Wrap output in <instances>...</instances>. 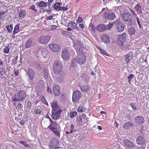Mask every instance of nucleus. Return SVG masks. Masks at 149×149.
<instances>
[{
  "mask_svg": "<svg viewBox=\"0 0 149 149\" xmlns=\"http://www.w3.org/2000/svg\"><path fill=\"white\" fill-rule=\"evenodd\" d=\"M82 123V119L80 116H77V123L78 125H81Z\"/></svg>",
  "mask_w": 149,
  "mask_h": 149,
  "instance_id": "31",
  "label": "nucleus"
},
{
  "mask_svg": "<svg viewBox=\"0 0 149 149\" xmlns=\"http://www.w3.org/2000/svg\"><path fill=\"white\" fill-rule=\"evenodd\" d=\"M99 49L100 50V52L103 54L107 55L106 53H107L104 50L100 48H99Z\"/></svg>",
  "mask_w": 149,
  "mask_h": 149,
  "instance_id": "56",
  "label": "nucleus"
},
{
  "mask_svg": "<svg viewBox=\"0 0 149 149\" xmlns=\"http://www.w3.org/2000/svg\"><path fill=\"white\" fill-rule=\"evenodd\" d=\"M18 58V56H17L15 57L12 60L13 62L12 63L13 64H15L17 63V61Z\"/></svg>",
  "mask_w": 149,
  "mask_h": 149,
  "instance_id": "46",
  "label": "nucleus"
},
{
  "mask_svg": "<svg viewBox=\"0 0 149 149\" xmlns=\"http://www.w3.org/2000/svg\"><path fill=\"white\" fill-rule=\"evenodd\" d=\"M77 61L76 59V58H74L72 61L71 66L72 67H76L77 65Z\"/></svg>",
  "mask_w": 149,
  "mask_h": 149,
  "instance_id": "33",
  "label": "nucleus"
},
{
  "mask_svg": "<svg viewBox=\"0 0 149 149\" xmlns=\"http://www.w3.org/2000/svg\"><path fill=\"white\" fill-rule=\"evenodd\" d=\"M73 21H69V22L68 24V27H69L71 28L72 27L71 25L72 24V22H73Z\"/></svg>",
  "mask_w": 149,
  "mask_h": 149,
  "instance_id": "59",
  "label": "nucleus"
},
{
  "mask_svg": "<svg viewBox=\"0 0 149 149\" xmlns=\"http://www.w3.org/2000/svg\"><path fill=\"white\" fill-rule=\"evenodd\" d=\"M125 60L126 63H129L133 58L132 54V53H130L124 56Z\"/></svg>",
  "mask_w": 149,
  "mask_h": 149,
  "instance_id": "21",
  "label": "nucleus"
},
{
  "mask_svg": "<svg viewBox=\"0 0 149 149\" xmlns=\"http://www.w3.org/2000/svg\"><path fill=\"white\" fill-rule=\"evenodd\" d=\"M89 29L90 31L94 32L96 30V28L95 26L92 24L90 23L89 26Z\"/></svg>",
  "mask_w": 149,
  "mask_h": 149,
  "instance_id": "38",
  "label": "nucleus"
},
{
  "mask_svg": "<svg viewBox=\"0 0 149 149\" xmlns=\"http://www.w3.org/2000/svg\"><path fill=\"white\" fill-rule=\"evenodd\" d=\"M48 128L52 131H54L56 130H58L60 128L56 122L51 124L49 126H48Z\"/></svg>",
  "mask_w": 149,
  "mask_h": 149,
  "instance_id": "14",
  "label": "nucleus"
},
{
  "mask_svg": "<svg viewBox=\"0 0 149 149\" xmlns=\"http://www.w3.org/2000/svg\"><path fill=\"white\" fill-rule=\"evenodd\" d=\"M125 26L122 22H119L116 25V27L118 32H122L124 30Z\"/></svg>",
  "mask_w": 149,
  "mask_h": 149,
  "instance_id": "15",
  "label": "nucleus"
},
{
  "mask_svg": "<svg viewBox=\"0 0 149 149\" xmlns=\"http://www.w3.org/2000/svg\"><path fill=\"white\" fill-rule=\"evenodd\" d=\"M77 110L79 112H81L83 111L84 109L82 106H80L78 107Z\"/></svg>",
  "mask_w": 149,
  "mask_h": 149,
  "instance_id": "48",
  "label": "nucleus"
},
{
  "mask_svg": "<svg viewBox=\"0 0 149 149\" xmlns=\"http://www.w3.org/2000/svg\"><path fill=\"white\" fill-rule=\"evenodd\" d=\"M82 116L84 119H87L88 118V117L84 113L82 114Z\"/></svg>",
  "mask_w": 149,
  "mask_h": 149,
  "instance_id": "58",
  "label": "nucleus"
},
{
  "mask_svg": "<svg viewBox=\"0 0 149 149\" xmlns=\"http://www.w3.org/2000/svg\"><path fill=\"white\" fill-rule=\"evenodd\" d=\"M32 44V40L31 39H29L26 42L25 44V47L27 49L30 47Z\"/></svg>",
  "mask_w": 149,
  "mask_h": 149,
  "instance_id": "30",
  "label": "nucleus"
},
{
  "mask_svg": "<svg viewBox=\"0 0 149 149\" xmlns=\"http://www.w3.org/2000/svg\"><path fill=\"white\" fill-rule=\"evenodd\" d=\"M6 28L9 32H11L12 31L13 27L12 25H10L6 26Z\"/></svg>",
  "mask_w": 149,
  "mask_h": 149,
  "instance_id": "43",
  "label": "nucleus"
},
{
  "mask_svg": "<svg viewBox=\"0 0 149 149\" xmlns=\"http://www.w3.org/2000/svg\"><path fill=\"white\" fill-rule=\"evenodd\" d=\"M81 95V93L79 90L74 91L73 93L72 97V102L74 103L77 102L80 99Z\"/></svg>",
  "mask_w": 149,
  "mask_h": 149,
  "instance_id": "5",
  "label": "nucleus"
},
{
  "mask_svg": "<svg viewBox=\"0 0 149 149\" xmlns=\"http://www.w3.org/2000/svg\"><path fill=\"white\" fill-rule=\"evenodd\" d=\"M14 72L16 76H17L19 75V72L18 70L16 69H14Z\"/></svg>",
  "mask_w": 149,
  "mask_h": 149,
  "instance_id": "50",
  "label": "nucleus"
},
{
  "mask_svg": "<svg viewBox=\"0 0 149 149\" xmlns=\"http://www.w3.org/2000/svg\"><path fill=\"white\" fill-rule=\"evenodd\" d=\"M26 73L29 77L30 80H32L34 77L35 72L33 70L31 69H28Z\"/></svg>",
  "mask_w": 149,
  "mask_h": 149,
  "instance_id": "22",
  "label": "nucleus"
},
{
  "mask_svg": "<svg viewBox=\"0 0 149 149\" xmlns=\"http://www.w3.org/2000/svg\"><path fill=\"white\" fill-rule=\"evenodd\" d=\"M47 6V3L44 1H41L40 2L39 7L43 8Z\"/></svg>",
  "mask_w": 149,
  "mask_h": 149,
  "instance_id": "42",
  "label": "nucleus"
},
{
  "mask_svg": "<svg viewBox=\"0 0 149 149\" xmlns=\"http://www.w3.org/2000/svg\"><path fill=\"white\" fill-rule=\"evenodd\" d=\"M82 80L87 83L88 81L89 78L86 74H83L82 75Z\"/></svg>",
  "mask_w": 149,
  "mask_h": 149,
  "instance_id": "32",
  "label": "nucleus"
},
{
  "mask_svg": "<svg viewBox=\"0 0 149 149\" xmlns=\"http://www.w3.org/2000/svg\"><path fill=\"white\" fill-rule=\"evenodd\" d=\"M113 24L112 23H109V24L106 26V30H110L113 27Z\"/></svg>",
  "mask_w": 149,
  "mask_h": 149,
  "instance_id": "47",
  "label": "nucleus"
},
{
  "mask_svg": "<svg viewBox=\"0 0 149 149\" xmlns=\"http://www.w3.org/2000/svg\"><path fill=\"white\" fill-rule=\"evenodd\" d=\"M26 14V13L25 11L22 10L19 13V16L20 17H24Z\"/></svg>",
  "mask_w": 149,
  "mask_h": 149,
  "instance_id": "39",
  "label": "nucleus"
},
{
  "mask_svg": "<svg viewBox=\"0 0 149 149\" xmlns=\"http://www.w3.org/2000/svg\"><path fill=\"white\" fill-rule=\"evenodd\" d=\"M61 56L62 58L64 60H68L70 59V55L69 50L67 49L63 50Z\"/></svg>",
  "mask_w": 149,
  "mask_h": 149,
  "instance_id": "8",
  "label": "nucleus"
},
{
  "mask_svg": "<svg viewBox=\"0 0 149 149\" xmlns=\"http://www.w3.org/2000/svg\"><path fill=\"white\" fill-rule=\"evenodd\" d=\"M63 65L59 60H55L53 66V71L56 74H61L63 71Z\"/></svg>",
  "mask_w": 149,
  "mask_h": 149,
  "instance_id": "1",
  "label": "nucleus"
},
{
  "mask_svg": "<svg viewBox=\"0 0 149 149\" xmlns=\"http://www.w3.org/2000/svg\"><path fill=\"white\" fill-rule=\"evenodd\" d=\"M134 75L132 74H130L128 77V80H131L134 77Z\"/></svg>",
  "mask_w": 149,
  "mask_h": 149,
  "instance_id": "54",
  "label": "nucleus"
},
{
  "mask_svg": "<svg viewBox=\"0 0 149 149\" xmlns=\"http://www.w3.org/2000/svg\"><path fill=\"white\" fill-rule=\"evenodd\" d=\"M26 97V92L23 90H20L18 92L17 94L18 101L19 102H23L25 100Z\"/></svg>",
  "mask_w": 149,
  "mask_h": 149,
  "instance_id": "4",
  "label": "nucleus"
},
{
  "mask_svg": "<svg viewBox=\"0 0 149 149\" xmlns=\"http://www.w3.org/2000/svg\"><path fill=\"white\" fill-rule=\"evenodd\" d=\"M135 125L134 123L131 121H130L125 123L123 125V128L125 130L130 129L131 127L134 126Z\"/></svg>",
  "mask_w": 149,
  "mask_h": 149,
  "instance_id": "19",
  "label": "nucleus"
},
{
  "mask_svg": "<svg viewBox=\"0 0 149 149\" xmlns=\"http://www.w3.org/2000/svg\"><path fill=\"white\" fill-rule=\"evenodd\" d=\"M68 9V8H66V7H60L59 8V9H58V11H59V10H61V11H62V10H63V11H65L66 10H67Z\"/></svg>",
  "mask_w": 149,
  "mask_h": 149,
  "instance_id": "49",
  "label": "nucleus"
},
{
  "mask_svg": "<svg viewBox=\"0 0 149 149\" xmlns=\"http://www.w3.org/2000/svg\"><path fill=\"white\" fill-rule=\"evenodd\" d=\"M43 76L45 79L48 78L49 75V72L47 69L46 68H43Z\"/></svg>",
  "mask_w": 149,
  "mask_h": 149,
  "instance_id": "28",
  "label": "nucleus"
},
{
  "mask_svg": "<svg viewBox=\"0 0 149 149\" xmlns=\"http://www.w3.org/2000/svg\"><path fill=\"white\" fill-rule=\"evenodd\" d=\"M77 113V112L76 111H72L70 113V116L71 118H73L76 116Z\"/></svg>",
  "mask_w": 149,
  "mask_h": 149,
  "instance_id": "41",
  "label": "nucleus"
},
{
  "mask_svg": "<svg viewBox=\"0 0 149 149\" xmlns=\"http://www.w3.org/2000/svg\"><path fill=\"white\" fill-rule=\"evenodd\" d=\"M101 39L102 41L106 43H108L110 42V38L109 36L106 34H103L101 36Z\"/></svg>",
  "mask_w": 149,
  "mask_h": 149,
  "instance_id": "17",
  "label": "nucleus"
},
{
  "mask_svg": "<svg viewBox=\"0 0 149 149\" xmlns=\"http://www.w3.org/2000/svg\"><path fill=\"white\" fill-rule=\"evenodd\" d=\"M72 24L71 25L72 27L71 28L72 29H76V30L79 31L80 30V29L77 26V24L74 22H72Z\"/></svg>",
  "mask_w": 149,
  "mask_h": 149,
  "instance_id": "35",
  "label": "nucleus"
},
{
  "mask_svg": "<svg viewBox=\"0 0 149 149\" xmlns=\"http://www.w3.org/2000/svg\"><path fill=\"white\" fill-rule=\"evenodd\" d=\"M31 107V102H30L28 101L27 102V107L29 108V109H30Z\"/></svg>",
  "mask_w": 149,
  "mask_h": 149,
  "instance_id": "57",
  "label": "nucleus"
},
{
  "mask_svg": "<svg viewBox=\"0 0 149 149\" xmlns=\"http://www.w3.org/2000/svg\"><path fill=\"white\" fill-rule=\"evenodd\" d=\"M103 17L111 20H113L115 18L116 16L114 13H113L106 12L103 15Z\"/></svg>",
  "mask_w": 149,
  "mask_h": 149,
  "instance_id": "11",
  "label": "nucleus"
},
{
  "mask_svg": "<svg viewBox=\"0 0 149 149\" xmlns=\"http://www.w3.org/2000/svg\"><path fill=\"white\" fill-rule=\"evenodd\" d=\"M19 25H16L13 32V34L15 35V34L17 33L19 31Z\"/></svg>",
  "mask_w": 149,
  "mask_h": 149,
  "instance_id": "40",
  "label": "nucleus"
},
{
  "mask_svg": "<svg viewBox=\"0 0 149 149\" xmlns=\"http://www.w3.org/2000/svg\"><path fill=\"white\" fill-rule=\"evenodd\" d=\"M5 69L3 68H0V74L1 75H2V72H4Z\"/></svg>",
  "mask_w": 149,
  "mask_h": 149,
  "instance_id": "62",
  "label": "nucleus"
},
{
  "mask_svg": "<svg viewBox=\"0 0 149 149\" xmlns=\"http://www.w3.org/2000/svg\"><path fill=\"white\" fill-rule=\"evenodd\" d=\"M48 46L50 49L54 52H58L61 49L60 47L57 44H52Z\"/></svg>",
  "mask_w": 149,
  "mask_h": 149,
  "instance_id": "12",
  "label": "nucleus"
},
{
  "mask_svg": "<svg viewBox=\"0 0 149 149\" xmlns=\"http://www.w3.org/2000/svg\"><path fill=\"white\" fill-rule=\"evenodd\" d=\"M74 126L73 124H71V127H70V134L72 133L73 132H76V131L75 130H74Z\"/></svg>",
  "mask_w": 149,
  "mask_h": 149,
  "instance_id": "45",
  "label": "nucleus"
},
{
  "mask_svg": "<svg viewBox=\"0 0 149 149\" xmlns=\"http://www.w3.org/2000/svg\"><path fill=\"white\" fill-rule=\"evenodd\" d=\"M62 4V3L59 2L56 3L54 6V8L56 10H58L59 8L60 7V6Z\"/></svg>",
  "mask_w": 149,
  "mask_h": 149,
  "instance_id": "37",
  "label": "nucleus"
},
{
  "mask_svg": "<svg viewBox=\"0 0 149 149\" xmlns=\"http://www.w3.org/2000/svg\"><path fill=\"white\" fill-rule=\"evenodd\" d=\"M122 20L125 22H128L127 24V26L132 25L133 24L132 21V17L130 13H125L122 15Z\"/></svg>",
  "mask_w": 149,
  "mask_h": 149,
  "instance_id": "3",
  "label": "nucleus"
},
{
  "mask_svg": "<svg viewBox=\"0 0 149 149\" xmlns=\"http://www.w3.org/2000/svg\"><path fill=\"white\" fill-rule=\"evenodd\" d=\"M53 18V16L52 15H50L48 17H47V18H46V19L47 20H52Z\"/></svg>",
  "mask_w": 149,
  "mask_h": 149,
  "instance_id": "63",
  "label": "nucleus"
},
{
  "mask_svg": "<svg viewBox=\"0 0 149 149\" xmlns=\"http://www.w3.org/2000/svg\"><path fill=\"white\" fill-rule=\"evenodd\" d=\"M17 107L19 109H21L23 107V106L21 104L19 103L17 105Z\"/></svg>",
  "mask_w": 149,
  "mask_h": 149,
  "instance_id": "60",
  "label": "nucleus"
},
{
  "mask_svg": "<svg viewBox=\"0 0 149 149\" xmlns=\"http://www.w3.org/2000/svg\"><path fill=\"white\" fill-rule=\"evenodd\" d=\"M47 91L48 93H52V91L51 89H50L48 86H47Z\"/></svg>",
  "mask_w": 149,
  "mask_h": 149,
  "instance_id": "64",
  "label": "nucleus"
},
{
  "mask_svg": "<svg viewBox=\"0 0 149 149\" xmlns=\"http://www.w3.org/2000/svg\"><path fill=\"white\" fill-rule=\"evenodd\" d=\"M128 31L130 36L134 35L135 34L136 32V29L134 27L131 26L128 28Z\"/></svg>",
  "mask_w": 149,
  "mask_h": 149,
  "instance_id": "25",
  "label": "nucleus"
},
{
  "mask_svg": "<svg viewBox=\"0 0 149 149\" xmlns=\"http://www.w3.org/2000/svg\"><path fill=\"white\" fill-rule=\"evenodd\" d=\"M13 95L14 96L13 98V97H14V98L13 99V101H15L16 102L17 101H18L17 97V95L14 94H13Z\"/></svg>",
  "mask_w": 149,
  "mask_h": 149,
  "instance_id": "52",
  "label": "nucleus"
},
{
  "mask_svg": "<svg viewBox=\"0 0 149 149\" xmlns=\"http://www.w3.org/2000/svg\"><path fill=\"white\" fill-rule=\"evenodd\" d=\"M48 145L50 149H58L60 148L59 141L55 138H52L49 140Z\"/></svg>",
  "mask_w": 149,
  "mask_h": 149,
  "instance_id": "2",
  "label": "nucleus"
},
{
  "mask_svg": "<svg viewBox=\"0 0 149 149\" xmlns=\"http://www.w3.org/2000/svg\"><path fill=\"white\" fill-rule=\"evenodd\" d=\"M127 36V33H124L121 35H118V37L120 40H122L123 41H124Z\"/></svg>",
  "mask_w": 149,
  "mask_h": 149,
  "instance_id": "29",
  "label": "nucleus"
},
{
  "mask_svg": "<svg viewBox=\"0 0 149 149\" xmlns=\"http://www.w3.org/2000/svg\"><path fill=\"white\" fill-rule=\"evenodd\" d=\"M77 63L79 64L82 65L86 61V57L82 54H79L76 58Z\"/></svg>",
  "mask_w": 149,
  "mask_h": 149,
  "instance_id": "9",
  "label": "nucleus"
},
{
  "mask_svg": "<svg viewBox=\"0 0 149 149\" xmlns=\"http://www.w3.org/2000/svg\"><path fill=\"white\" fill-rule=\"evenodd\" d=\"M134 9L138 14H141L142 12L141 7L139 4H138L136 5Z\"/></svg>",
  "mask_w": 149,
  "mask_h": 149,
  "instance_id": "26",
  "label": "nucleus"
},
{
  "mask_svg": "<svg viewBox=\"0 0 149 149\" xmlns=\"http://www.w3.org/2000/svg\"><path fill=\"white\" fill-rule=\"evenodd\" d=\"M62 111L61 109H59L56 111H53L52 115V119L56 120L58 119L60 116V114Z\"/></svg>",
  "mask_w": 149,
  "mask_h": 149,
  "instance_id": "10",
  "label": "nucleus"
},
{
  "mask_svg": "<svg viewBox=\"0 0 149 149\" xmlns=\"http://www.w3.org/2000/svg\"><path fill=\"white\" fill-rule=\"evenodd\" d=\"M96 30L99 32L104 31L106 30V26L102 24H100L97 26Z\"/></svg>",
  "mask_w": 149,
  "mask_h": 149,
  "instance_id": "24",
  "label": "nucleus"
},
{
  "mask_svg": "<svg viewBox=\"0 0 149 149\" xmlns=\"http://www.w3.org/2000/svg\"><path fill=\"white\" fill-rule=\"evenodd\" d=\"M50 37L49 36H40L38 38V41L42 44L47 43L50 39Z\"/></svg>",
  "mask_w": 149,
  "mask_h": 149,
  "instance_id": "6",
  "label": "nucleus"
},
{
  "mask_svg": "<svg viewBox=\"0 0 149 149\" xmlns=\"http://www.w3.org/2000/svg\"><path fill=\"white\" fill-rule=\"evenodd\" d=\"M60 88L59 86H54L53 88V92L55 96H58L60 94Z\"/></svg>",
  "mask_w": 149,
  "mask_h": 149,
  "instance_id": "23",
  "label": "nucleus"
},
{
  "mask_svg": "<svg viewBox=\"0 0 149 149\" xmlns=\"http://www.w3.org/2000/svg\"><path fill=\"white\" fill-rule=\"evenodd\" d=\"M74 46L77 52L79 53L82 51V48L80 42L78 40L74 43Z\"/></svg>",
  "mask_w": 149,
  "mask_h": 149,
  "instance_id": "13",
  "label": "nucleus"
},
{
  "mask_svg": "<svg viewBox=\"0 0 149 149\" xmlns=\"http://www.w3.org/2000/svg\"><path fill=\"white\" fill-rule=\"evenodd\" d=\"M131 107H132L133 109L134 110H136V106L134 104H130Z\"/></svg>",
  "mask_w": 149,
  "mask_h": 149,
  "instance_id": "51",
  "label": "nucleus"
},
{
  "mask_svg": "<svg viewBox=\"0 0 149 149\" xmlns=\"http://www.w3.org/2000/svg\"><path fill=\"white\" fill-rule=\"evenodd\" d=\"M146 140L143 135H139L136 139V143L138 144L143 146L146 143Z\"/></svg>",
  "mask_w": 149,
  "mask_h": 149,
  "instance_id": "7",
  "label": "nucleus"
},
{
  "mask_svg": "<svg viewBox=\"0 0 149 149\" xmlns=\"http://www.w3.org/2000/svg\"><path fill=\"white\" fill-rule=\"evenodd\" d=\"M36 114H39L41 113L42 111L38 108H35L34 110Z\"/></svg>",
  "mask_w": 149,
  "mask_h": 149,
  "instance_id": "44",
  "label": "nucleus"
},
{
  "mask_svg": "<svg viewBox=\"0 0 149 149\" xmlns=\"http://www.w3.org/2000/svg\"><path fill=\"white\" fill-rule=\"evenodd\" d=\"M9 51V47H6L5 49H4V52L5 53H8Z\"/></svg>",
  "mask_w": 149,
  "mask_h": 149,
  "instance_id": "53",
  "label": "nucleus"
},
{
  "mask_svg": "<svg viewBox=\"0 0 149 149\" xmlns=\"http://www.w3.org/2000/svg\"><path fill=\"white\" fill-rule=\"evenodd\" d=\"M131 13L134 16H136L137 15L136 14L135 12L132 9H129Z\"/></svg>",
  "mask_w": 149,
  "mask_h": 149,
  "instance_id": "55",
  "label": "nucleus"
},
{
  "mask_svg": "<svg viewBox=\"0 0 149 149\" xmlns=\"http://www.w3.org/2000/svg\"><path fill=\"white\" fill-rule=\"evenodd\" d=\"M82 19L81 17H79L78 18V19L77 20V22L78 23H81L82 22Z\"/></svg>",
  "mask_w": 149,
  "mask_h": 149,
  "instance_id": "61",
  "label": "nucleus"
},
{
  "mask_svg": "<svg viewBox=\"0 0 149 149\" xmlns=\"http://www.w3.org/2000/svg\"><path fill=\"white\" fill-rule=\"evenodd\" d=\"M19 143L21 144H22L24 146L28 148V149H30L31 148V146L28 143L25 141H19Z\"/></svg>",
  "mask_w": 149,
  "mask_h": 149,
  "instance_id": "34",
  "label": "nucleus"
},
{
  "mask_svg": "<svg viewBox=\"0 0 149 149\" xmlns=\"http://www.w3.org/2000/svg\"><path fill=\"white\" fill-rule=\"evenodd\" d=\"M81 91L82 92H87L90 89L88 85H86L80 87Z\"/></svg>",
  "mask_w": 149,
  "mask_h": 149,
  "instance_id": "27",
  "label": "nucleus"
},
{
  "mask_svg": "<svg viewBox=\"0 0 149 149\" xmlns=\"http://www.w3.org/2000/svg\"><path fill=\"white\" fill-rule=\"evenodd\" d=\"M61 129L59 128L58 130H55L54 131H52V132L54 133V134L58 137L59 138L60 136V132Z\"/></svg>",
  "mask_w": 149,
  "mask_h": 149,
  "instance_id": "36",
  "label": "nucleus"
},
{
  "mask_svg": "<svg viewBox=\"0 0 149 149\" xmlns=\"http://www.w3.org/2000/svg\"><path fill=\"white\" fill-rule=\"evenodd\" d=\"M124 144L126 147L132 149L134 147V145L133 143L131 141L127 139L125 140L124 141Z\"/></svg>",
  "mask_w": 149,
  "mask_h": 149,
  "instance_id": "16",
  "label": "nucleus"
},
{
  "mask_svg": "<svg viewBox=\"0 0 149 149\" xmlns=\"http://www.w3.org/2000/svg\"><path fill=\"white\" fill-rule=\"evenodd\" d=\"M51 104L53 111H56L61 109L60 107L57 104L56 102L53 101L51 103Z\"/></svg>",
  "mask_w": 149,
  "mask_h": 149,
  "instance_id": "20",
  "label": "nucleus"
},
{
  "mask_svg": "<svg viewBox=\"0 0 149 149\" xmlns=\"http://www.w3.org/2000/svg\"><path fill=\"white\" fill-rule=\"evenodd\" d=\"M135 122L138 124H142L144 121V118L141 116H138L134 119Z\"/></svg>",
  "mask_w": 149,
  "mask_h": 149,
  "instance_id": "18",
  "label": "nucleus"
}]
</instances>
